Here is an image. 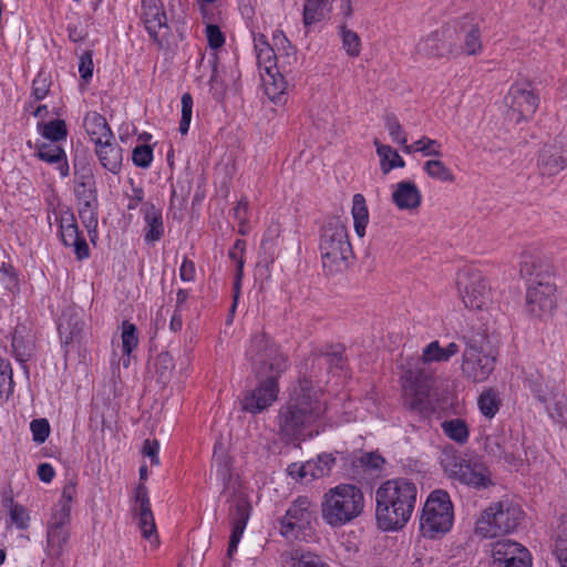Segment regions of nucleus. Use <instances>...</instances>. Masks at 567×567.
<instances>
[{"mask_svg": "<svg viewBox=\"0 0 567 567\" xmlns=\"http://www.w3.org/2000/svg\"><path fill=\"white\" fill-rule=\"evenodd\" d=\"M142 213L145 220V235L144 239L147 244L158 241L164 235L163 215L159 208H156L152 203H144Z\"/></svg>", "mask_w": 567, "mask_h": 567, "instance_id": "nucleus-26", "label": "nucleus"}, {"mask_svg": "<svg viewBox=\"0 0 567 567\" xmlns=\"http://www.w3.org/2000/svg\"><path fill=\"white\" fill-rule=\"evenodd\" d=\"M51 82L44 73H39L32 82V95L37 101L43 100L50 91Z\"/></svg>", "mask_w": 567, "mask_h": 567, "instance_id": "nucleus-52", "label": "nucleus"}, {"mask_svg": "<svg viewBox=\"0 0 567 567\" xmlns=\"http://www.w3.org/2000/svg\"><path fill=\"white\" fill-rule=\"evenodd\" d=\"M444 470L450 477L474 487H487L492 484L488 468L481 462L452 455L444 461Z\"/></svg>", "mask_w": 567, "mask_h": 567, "instance_id": "nucleus-12", "label": "nucleus"}, {"mask_svg": "<svg viewBox=\"0 0 567 567\" xmlns=\"http://www.w3.org/2000/svg\"><path fill=\"white\" fill-rule=\"evenodd\" d=\"M361 464L369 470H381L385 460L378 453H365L360 458Z\"/></svg>", "mask_w": 567, "mask_h": 567, "instance_id": "nucleus-60", "label": "nucleus"}, {"mask_svg": "<svg viewBox=\"0 0 567 567\" xmlns=\"http://www.w3.org/2000/svg\"><path fill=\"white\" fill-rule=\"evenodd\" d=\"M11 522L20 529H25L29 526V515L25 508L21 505L14 506L9 511Z\"/></svg>", "mask_w": 567, "mask_h": 567, "instance_id": "nucleus-55", "label": "nucleus"}, {"mask_svg": "<svg viewBox=\"0 0 567 567\" xmlns=\"http://www.w3.org/2000/svg\"><path fill=\"white\" fill-rule=\"evenodd\" d=\"M491 453L494 456L504 460L508 464H512L515 461L514 453L506 451L505 447H503L498 442L494 443V445H491Z\"/></svg>", "mask_w": 567, "mask_h": 567, "instance_id": "nucleus-64", "label": "nucleus"}, {"mask_svg": "<svg viewBox=\"0 0 567 567\" xmlns=\"http://www.w3.org/2000/svg\"><path fill=\"white\" fill-rule=\"evenodd\" d=\"M121 338L123 353L130 355L138 344L136 326L134 323H131L130 321H123Z\"/></svg>", "mask_w": 567, "mask_h": 567, "instance_id": "nucleus-41", "label": "nucleus"}, {"mask_svg": "<svg viewBox=\"0 0 567 567\" xmlns=\"http://www.w3.org/2000/svg\"><path fill=\"white\" fill-rule=\"evenodd\" d=\"M246 358L259 377H279L288 368V358L265 332L255 333L246 349Z\"/></svg>", "mask_w": 567, "mask_h": 567, "instance_id": "nucleus-7", "label": "nucleus"}, {"mask_svg": "<svg viewBox=\"0 0 567 567\" xmlns=\"http://www.w3.org/2000/svg\"><path fill=\"white\" fill-rule=\"evenodd\" d=\"M37 156L50 164L54 163H61L63 159H65V153L56 144H41L38 147Z\"/></svg>", "mask_w": 567, "mask_h": 567, "instance_id": "nucleus-43", "label": "nucleus"}, {"mask_svg": "<svg viewBox=\"0 0 567 567\" xmlns=\"http://www.w3.org/2000/svg\"><path fill=\"white\" fill-rule=\"evenodd\" d=\"M244 252H245V241L238 239L235 241L234 246L228 251V257L235 261L236 264V271H244Z\"/></svg>", "mask_w": 567, "mask_h": 567, "instance_id": "nucleus-57", "label": "nucleus"}, {"mask_svg": "<svg viewBox=\"0 0 567 567\" xmlns=\"http://www.w3.org/2000/svg\"><path fill=\"white\" fill-rule=\"evenodd\" d=\"M441 427L443 433L456 443L464 444L468 440V426L462 419L446 420L442 422Z\"/></svg>", "mask_w": 567, "mask_h": 567, "instance_id": "nucleus-37", "label": "nucleus"}, {"mask_svg": "<svg viewBox=\"0 0 567 567\" xmlns=\"http://www.w3.org/2000/svg\"><path fill=\"white\" fill-rule=\"evenodd\" d=\"M430 383L422 377L408 378L403 383L404 404L413 412L426 414L431 411Z\"/></svg>", "mask_w": 567, "mask_h": 567, "instance_id": "nucleus-18", "label": "nucleus"}, {"mask_svg": "<svg viewBox=\"0 0 567 567\" xmlns=\"http://www.w3.org/2000/svg\"><path fill=\"white\" fill-rule=\"evenodd\" d=\"M43 137L51 142H59L66 137L68 130L63 120H53L44 124H39Z\"/></svg>", "mask_w": 567, "mask_h": 567, "instance_id": "nucleus-40", "label": "nucleus"}, {"mask_svg": "<svg viewBox=\"0 0 567 567\" xmlns=\"http://www.w3.org/2000/svg\"><path fill=\"white\" fill-rule=\"evenodd\" d=\"M310 467H311L310 463H303L301 465L291 464L288 467V473L301 482L309 483V482H311V478L308 473L310 471Z\"/></svg>", "mask_w": 567, "mask_h": 567, "instance_id": "nucleus-61", "label": "nucleus"}, {"mask_svg": "<svg viewBox=\"0 0 567 567\" xmlns=\"http://www.w3.org/2000/svg\"><path fill=\"white\" fill-rule=\"evenodd\" d=\"M385 127L393 142L405 147L408 140L398 117L394 114H388L384 118Z\"/></svg>", "mask_w": 567, "mask_h": 567, "instance_id": "nucleus-45", "label": "nucleus"}, {"mask_svg": "<svg viewBox=\"0 0 567 567\" xmlns=\"http://www.w3.org/2000/svg\"><path fill=\"white\" fill-rule=\"evenodd\" d=\"M70 321H71V319L68 321H61L59 323V332L61 334V338L64 339L65 344L73 342L79 337V334L81 333L82 328H83L82 322L75 321L74 327L71 329Z\"/></svg>", "mask_w": 567, "mask_h": 567, "instance_id": "nucleus-50", "label": "nucleus"}, {"mask_svg": "<svg viewBox=\"0 0 567 567\" xmlns=\"http://www.w3.org/2000/svg\"><path fill=\"white\" fill-rule=\"evenodd\" d=\"M313 504L308 496L297 497L280 520V534L288 538H296L313 517Z\"/></svg>", "mask_w": 567, "mask_h": 567, "instance_id": "nucleus-14", "label": "nucleus"}, {"mask_svg": "<svg viewBox=\"0 0 567 567\" xmlns=\"http://www.w3.org/2000/svg\"><path fill=\"white\" fill-rule=\"evenodd\" d=\"M341 38L342 45L347 54L351 58L359 56L361 52V40L359 35L343 25L341 27Z\"/></svg>", "mask_w": 567, "mask_h": 567, "instance_id": "nucleus-44", "label": "nucleus"}, {"mask_svg": "<svg viewBox=\"0 0 567 567\" xmlns=\"http://www.w3.org/2000/svg\"><path fill=\"white\" fill-rule=\"evenodd\" d=\"M76 495V483L69 481L62 489L58 503L52 508L48 526L68 527L71 524V504Z\"/></svg>", "mask_w": 567, "mask_h": 567, "instance_id": "nucleus-21", "label": "nucleus"}, {"mask_svg": "<svg viewBox=\"0 0 567 567\" xmlns=\"http://www.w3.org/2000/svg\"><path fill=\"white\" fill-rule=\"evenodd\" d=\"M71 537L70 528L48 526L47 527V553L50 557L60 558L68 548Z\"/></svg>", "mask_w": 567, "mask_h": 567, "instance_id": "nucleus-28", "label": "nucleus"}, {"mask_svg": "<svg viewBox=\"0 0 567 567\" xmlns=\"http://www.w3.org/2000/svg\"><path fill=\"white\" fill-rule=\"evenodd\" d=\"M142 19L151 38L159 45L169 33L166 13L156 0H142Z\"/></svg>", "mask_w": 567, "mask_h": 567, "instance_id": "nucleus-17", "label": "nucleus"}, {"mask_svg": "<svg viewBox=\"0 0 567 567\" xmlns=\"http://www.w3.org/2000/svg\"><path fill=\"white\" fill-rule=\"evenodd\" d=\"M454 508L444 489H434L427 496L420 516V533L429 539H436L449 533L453 526Z\"/></svg>", "mask_w": 567, "mask_h": 567, "instance_id": "nucleus-6", "label": "nucleus"}, {"mask_svg": "<svg viewBox=\"0 0 567 567\" xmlns=\"http://www.w3.org/2000/svg\"><path fill=\"white\" fill-rule=\"evenodd\" d=\"M133 512L135 513L142 536L152 544H157L156 524L151 508L148 492L144 484H138L135 488V506Z\"/></svg>", "mask_w": 567, "mask_h": 567, "instance_id": "nucleus-15", "label": "nucleus"}, {"mask_svg": "<svg viewBox=\"0 0 567 567\" xmlns=\"http://www.w3.org/2000/svg\"><path fill=\"white\" fill-rule=\"evenodd\" d=\"M373 144L380 158V168L383 175L389 174L394 168H403L405 166V161L390 145L380 143L378 138L374 140Z\"/></svg>", "mask_w": 567, "mask_h": 567, "instance_id": "nucleus-30", "label": "nucleus"}, {"mask_svg": "<svg viewBox=\"0 0 567 567\" xmlns=\"http://www.w3.org/2000/svg\"><path fill=\"white\" fill-rule=\"evenodd\" d=\"M537 164L543 175L553 176L567 166V154L557 143L548 144L539 152Z\"/></svg>", "mask_w": 567, "mask_h": 567, "instance_id": "nucleus-23", "label": "nucleus"}, {"mask_svg": "<svg viewBox=\"0 0 567 567\" xmlns=\"http://www.w3.org/2000/svg\"><path fill=\"white\" fill-rule=\"evenodd\" d=\"M352 217L354 230L359 237L365 234V227L369 221V213L365 205V199L361 194H355L352 200Z\"/></svg>", "mask_w": 567, "mask_h": 567, "instance_id": "nucleus-36", "label": "nucleus"}, {"mask_svg": "<svg viewBox=\"0 0 567 567\" xmlns=\"http://www.w3.org/2000/svg\"><path fill=\"white\" fill-rule=\"evenodd\" d=\"M133 163L142 168H146L151 165L153 159V150L150 145H140L133 150L132 154Z\"/></svg>", "mask_w": 567, "mask_h": 567, "instance_id": "nucleus-49", "label": "nucleus"}, {"mask_svg": "<svg viewBox=\"0 0 567 567\" xmlns=\"http://www.w3.org/2000/svg\"><path fill=\"white\" fill-rule=\"evenodd\" d=\"M480 412L488 420L493 419L499 411L502 400L499 393L494 388H486L477 398Z\"/></svg>", "mask_w": 567, "mask_h": 567, "instance_id": "nucleus-33", "label": "nucleus"}, {"mask_svg": "<svg viewBox=\"0 0 567 567\" xmlns=\"http://www.w3.org/2000/svg\"><path fill=\"white\" fill-rule=\"evenodd\" d=\"M321 392L309 380H300L285 405L278 412V433L288 442L297 440L317 426L323 419L327 404Z\"/></svg>", "mask_w": 567, "mask_h": 567, "instance_id": "nucleus-1", "label": "nucleus"}, {"mask_svg": "<svg viewBox=\"0 0 567 567\" xmlns=\"http://www.w3.org/2000/svg\"><path fill=\"white\" fill-rule=\"evenodd\" d=\"M518 272L529 282L556 279V270L550 259L536 245L524 246L518 254Z\"/></svg>", "mask_w": 567, "mask_h": 567, "instance_id": "nucleus-10", "label": "nucleus"}, {"mask_svg": "<svg viewBox=\"0 0 567 567\" xmlns=\"http://www.w3.org/2000/svg\"><path fill=\"white\" fill-rule=\"evenodd\" d=\"M32 439L35 443L42 444L50 435V424L47 419H35L30 423Z\"/></svg>", "mask_w": 567, "mask_h": 567, "instance_id": "nucleus-48", "label": "nucleus"}, {"mask_svg": "<svg viewBox=\"0 0 567 567\" xmlns=\"http://www.w3.org/2000/svg\"><path fill=\"white\" fill-rule=\"evenodd\" d=\"M527 549L516 542L508 539L499 540L493 546V559L496 566H502L504 561L511 560Z\"/></svg>", "mask_w": 567, "mask_h": 567, "instance_id": "nucleus-34", "label": "nucleus"}, {"mask_svg": "<svg viewBox=\"0 0 567 567\" xmlns=\"http://www.w3.org/2000/svg\"><path fill=\"white\" fill-rule=\"evenodd\" d=\"M282 567H328L318 556L299 554V551H284L280 556Z\"/></svg>", "mask_w": 567, "mask_h": 567, "instance_id": "nucleus-32", "label": "nucleus"}, {"mask_svg": "<svg viewBox=\"0 0 567 567\" xmlns=\"http://www.w3.org/2000/svg\"><path fill=\"white\" fill-rule=\"evenodd\" d=\"M456 290L465 308L488 311L494 305L489 280L477 269L464 268L456 275Z\"/></svg>", "mask_w": 567, "mask_h": 567, "instance_id": "nucleus-8", "label": "nucleus"}, {"mask_svg": "<svg viewBox=\"0 0 567 567\" xmlns=\"http://www.w3.org/2000/svg\"><path fill=\"white\" fill-rule=\"evenodd\" d=\"M458 352V346L451 342L446 348H441L439 341H433L426 346L422 353V361L429 362H444Z\"/></svg>", "mask_w": 567, "mask_h": 567, "instance_id": "nucleus-35", "label": "nucleus"}, {"mask_svg": "<svg viewBox=\"0 0 567 567\" xmlns=\"http://www.w3.org/2000/svg\"><path fill=\"white\" fill-rule=\"evenodd\" d=\"M404 151L406 153L420 152L424 156H441L442 145L439 141L432 140L427 136H422L411 145H405Z\"/></svg>", "mask_w": 567, "mask_h": 567, "instance_id": "nucleus-39", "label": "nucleus"}, {"mask_svg": "<svg viewBox=\"0 0 567 567\" xmlns=\"http://www.w3.org/2000/svg\"><path fill=\"white\" fill-rule=\"evenodd\" d=\"M333 0H306L302 21L306 27L323 21L332 10Z\"/></svg>", "mask_w": 567, "mask_h": 567, "instance_id": "nucleus-29", "label": "nucleus"}, {"mask_svg": "<svg viewBox=\"0 0 567 567\" xmlns=\"http://www.w3.org/2000/svg\"><path fill=\"white\" fill-rule=\"evenodd\" d=\"M506 103L511 111L517 114V121L532 117L538 109L539 97L533 83L518 80L512 84L506 95Z\"/></svg>", "mask_w": 567, "mask_h": 567, "instance_id": "nucleus-13", "label": "nucleus"}, {"mask_svg": "<svg viewBox=\"0 0 567 567\" xmlns=\"http://www.w3.org/2000/svg\"><path fill=\"white\" fill-rule=\"evenodd\" d=\"M83 127L95 145L106 141H114V134L106 118L97 112H89L85 115Z\"/></svg>", "mask_w": 567, "mask_h": 567, "instance_id": "nucleus-25", "label": "nucleus"}, {"mask_svg": "<svg viewBox=\"0 0 567 567\" xmlns=\"http://www.w3.org/2000/svg\"><path fill=\"white\" fill-rule=\"evenodd\" d=\"M449 30H436L421 39L415 47L417 54L426 58H441L452 52Z\"/></svg>", "mask_w": 567, "mask_h": 567, "instance_id": "nucleus-22", "label": "nucleus"}, {"mask_svg": "<svg viewBox=\"0 0 567 567\" xmlns=\"http://www.w3.org/2000/svg\"><path fill=\"white\" fill-rule=\"evenodd\" d=\"M391 198L400 210H415L422 203L421 190L410 181L399 182L394 186Z\"/></svg>", "mask_w": 567, "mask_h": 567, "instance_id": "nucleus-24", "label": "nucleus"}, {"mask_svg": "<svg viewBox=\"0 0 567 567\" xmlns=\"http://www.w3.org/2000/svg\"><path fill=\"white\" fill-rule=\"evenodd\" d=\"M93 60H92V53L90 51H85L81 58L79 63V72L81 78L87 82L92 75H93Z\"/></svg>", "mask_w": 567, "mask_h": 567, "instance_id": "nucleus-56", "label": "nucleus"}, {"mask_svg": "<svg viewBox=\"0 0 567 567\" xmlns=\"http://www.w3.org/2000/svg\"><path fill=\"white\" fill-rule=\"evenodd\" d=\"M465 349L463 351L461 370L464 378L472 382H484L495 369L496 358L485 352L481 342L483 339L464 337Z\"/></svg>", "mask_w": 567, "mask_h": 567, "instance_id": "nucleus-9", "label": "nucleus"}, {"mask_svg": "<svg viewBox=\"0 0 567 567\" xmlns=\"http://www.w3.org/2000/svg\"><path fill=\"white\" fill-rule=\"evenodd\" d=\"M61 239L65 246L73 247L78 259L82 260L90 255V248L86 240L79 235V228L75 218L66 214L60 219Z\"/></svg>", "mask_w": 567, "mask_h": 567, "instance_id": "nucleus-20", "label": "nucleus"}, {"mask_svg": "<svg viewBox=\"0 0 567 567\" xmlns=\"http://www.w3.org/2000/svg\"><path fill=\"white\" fill-rule=\"evenodd\" d=\"M524 517L519 504L504 498L492 503L476 522L475 533L483 538H494L514 532Z\"/></svg>", "mask_w": 567, "mask_h": 567, "instance_id": "nucleus-5", "label": "nucleus"}, {"mask_svg": "<svg viewBox=\"0 0 567 567\" xmlns=\"http://www.w3.org/2000/svg\"><path fill=\"white\" fill-rule=\"evenodd\" d=\"M12 349L18 361H25V358L29 355V346L24 343L23 338L18 334V331L12 337Z\"/></svg>", "mask_w": 567, "mask_h": 567, "instance_id": "nucleus-59", "label": "nucleus"}, {"mask_svg": "<svg viewBox=\"0 0 567 567\" xmlns=\"http://www.w3.org/2000/svg\"><path fill=\"white\" fill-rule=\"evenodd\" d=\"M363 508L362 491L353 484H340L324 494L321 514L328 525L339 527L357 518Z\"/></svg>", "mask_w": 567, "mask_h": 567, "instance_id": "nucleus-3", "label": "nucleus"}, {"mask_svg": "<svg viewBox=\"0 0 567 567\" xmlns=\"http://www.w3.org/2000/svg\"><path fill=\"white\" fill-rule=\"evenodd\" d=\"M95 153L102 166L113 174H117L122 167V148L114 141L102 142L95 145Z\"/></svg>", "mask_w": 567, "mask_h": 567, "instance_id": "nucleus-27", "label": "nucleus"}, {"mask_svg": "<svg viewBox=\"0 0 567 567\" xmlns=\"http://www.w3.org/2000/svg\"><path fill=\"white\" fill-rule=\"evenodd\" d=\"M250 516V504L245 496H237L234 499V512H231L233 517V528L229 538L227 555L229 557L237 550L238 543L244 534L247 522Z\"/></svg>", "mask_w": 567, "mask_h": 567, "instance_id": "nucleus-19", "label": "nucleus"}, {"mask_svg": "<svg viewBox=\"0 0 567 567\" xmlns=\"http://www.w3.org/2000/svg\"><path fill=\"white\" fill-rule=\"evenodd\" d=\"M567 548V512L560 515L556 527L555 549Z\"/></svg>", "mask_w": 567, "mask_h": 567, "instance_id": "nucleus-54", "label": "nucleus"}, {"mask_svg": "<svg viewBox=\"0 0 567 567\" xmlns=\"http://www.w3.org/2000/svg\"><path fill=\"white\" fill-rule=\"evenodd\" d=\"M532 557L528 550L522 553L519 556L514 557L511 560L504 561L502 566L497 567H530Z\"/></svg>", "mask_w": 567, "mask_h": 567, "instance_id": "nucleus-62", "label": "nucleus"}, {"mask_svg": "<svg viewBox=\"0 0 567 567\" xmlns=\"http://www.w3.org/2000/svg\"><path fill=\"white\" fill-rule=\"evenodd\" d=\"M261 80L266 95L272 102H279L288 84L284 75L278 71V68L274 69V71L261 72Z\"/></svg>", "mask_w": 567, "mask_h": 567, "instance_id": "nucleus-31", "label": "nucleus"}, {"mask_svg": "<svg viewBox=\"0 0 567 567\" xmlns=\"http://www.w3.org/2000/svg\"><path fill=\"white\" fill-rule=\"evenodd\" d=\"M257 63L261 72H269L277 69V56L274 49L261 50L257 54Z\"/></svg>", "mask_w": 567, "mask_h": 567, "instance_id": "nucleus-51", "label": "nucleus"}, {"mask_svg": "<svg viewBox=\"0 0 567 567\" xmlns=\"http://www.w3.org/2000/svg\"><path fill=\"white\" fill-rule=\"evenodd\" d=\"M182 118L179 122V132L182 135H186L189 130V124L192 120L193 113V97L189 93H184L182 95Z\"/></svg>", "mask_w": 567, "mask_h": 567, "instance_id": "nucleus-47", "label": "nucleus"}, {"mask_svg": "<svg viewBox=\"0 0 567 567\" xmlns=\"http://www.w3.org/2000/svg\"><path fill=\"white\" fill-rule=\"evenodd\" d=\"M205 33H206L208 45L212 49L216 50V49L221 48L225 44V37L218 25L207 24Z\"/></svg>", "mask_w": 567, "mask_h": 567, "instance_id": "nucleus-53", "label": "nucleus"}, {"mask_svg": "<svg viewBox=\"0 0 567 567\" xmlns=\"http://www.w3.org/2000/svg\"><path fill=\"white\" fill-rule=\"evenodd\" d=\"M194 262L185 258L179 267V277L183 281H193L195 279Z\"/></svg>", "mask_w": 567, "mask_h": 567, "instance_id": "nucleus-63", "label": "nucleus"}, {"mask_svg": "<svg viewBox=\"0 0 567 567\" xmlns=\"http://www.w3.org/2000/svg\"><path fill=\"white\" fill-rule=\"evenodd\" d=\"M557 290L556 279L529 282L526 289L527 311L539 319L551 317L557 307Z\"/></svg>", "mask_w": 567, "mask_h": 567, "instance_id": "nucleus-11", "label": "nucleus"}, {"mask_svg": "<svg viewBox=\"0 0 567 567\" xmlns=\"http://www.w3.org/2000/svg\"><path fill=\"white\" fill-rule=\"evenodd\" d=\"M417 487L408 478L383 482L375 491V518L383 530L402 529L415 508Z\"/></svg>", "mask_w": 567, "mask_h": 567, "instance_id": "nucleus-2", "label": "nucleus"}, {"mask_svg": "<svg viewBox=\"0 0 567 567\" xmlns=\"http://www.w3.org/2000/svg\"><path fill=\"white\" fill-rule=\"evenodd\" d=\"M319 249L323 268L330 272L347 268L353 256L346 223L339 217L329 218L321 228Z\"/></svg>", "mask_w": 567, "mask_h": 567, "instance_id": "nucleus-4", "label": "nucleus"}, {"mask_svg": "<svg viewBox=\"0 0 567 567\" xmlns=\"http://www.w3.org/2000/svg\"><path fill=\"white\" fill-rule=\"evenodd\" d=\"M424 172L429 177L443 182L453 183L455 176L452 171L440 159H430L424 163Z\"/></svg>", "mask_w": 567, "mask_h": 567, "instance_id": "nucleus-38", "label": "nucleus"}, {"mask_svg": "<svg viewBox=\"0 0 567 567\" xmlns=\"http://www.w3.org/2000/svg\"><path fill=\"white\" fill-rule=\"evenodd\" d=\"M159 443L157 440H145L143 443L142 453L144 456L150 457L151 464L154 466L159 465Z\"/></svg>", "mask_w": 567, "mask_h": 567, "instance_id": "nucleus-58", "label": "nucleus"}, {"mask_svg": "<svg viewBox=\"0 0 567 567\" xmlns=\"http://www.w3.org/2000/svg\"><path fill=\"white\" fill-rule=\"evenodd\" d=\"M13 391L12 368L7 359L0 357V394L10 395Z\"/></svg>", "mask_w": 567, "mask_h": 567, "instance_id": "nucleus-46", "label": "nucleus"}, {"mask_svg": "<svg viewBox=\"0 0 567 567\" xmlns=\"http://www.w3.org/2000/svg\"><path fill=\"white\" fill-rule=\"evenodd\" d=\"M278 377L268 375L259 385L245 395L243 409L250 413H259L269 408L278 396Z\"/></svg>", "mask_w": 567, "mask_h": 567, "instance_id": "nucleus-16", "label": "nucleus"}, {"mask_svg": "<svg viewBox=\"0 0 567 567\" xmlns=\"http://www.w3.org/2000/svg\"><path fill=\"white\" fill-rule=\"evenodd\" d=\"M482 50L483 43L480 29L477 25H472L465 34L463 51L467 55H477Z\"/></svg>", "mask_w": 567, "mask_h": 567, "instance_id": "nucleus-42", "label": "nucleus"}]
</instances>
